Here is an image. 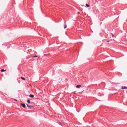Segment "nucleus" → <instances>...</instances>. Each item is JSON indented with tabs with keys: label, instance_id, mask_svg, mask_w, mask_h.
Returning a JSON list of instances; mask_svg holds the SVG:
<instances>
[{
	"label": "nucleus",
	"instance_id": "20e7f679",
	"mask_svg": "<svg viewBox=\"0 0 127 127\" xmlns=\"http://www.w3.org/2000/svg\"><path fill=\"white\" fill-rule=\"evenodd\" d=\"M81 87V85H78L76 86V87L77 88H79Z\"/></svg>",
	"mask_w": 127,
	"mask_h": 127
},
{
	"label": "nucleus",
	"instance_id": "7ed1b4c3",
	"mask_svg": "<svg viewBox=\"0 0 127 127\" xmlns=\"http://www.w3.org/2000/svg\"><path fill=\"white\" fill-rule=\"evenodd\" d=\"M29 97H30L33 98L34 97V95L32 94H30L29 95Z\"/></svg>",
	"mask_w": 127,
	"mask_h": 127
},
{
	"label": "nucleus",
	"instance_id": "f8f14e48",
	"mask_svg": "<svg viewBox=\"0 0 127 127\" xmlns=\"http://www.w3.org/2000/svg\"><path fill=\"white\" fill-rule=\"evenodd\" d=\"M109 41H110L108 40H106V41L108 42H109Z\"/></svg>",
	"mask_w": 127,
	"mask_h": 127
},
{
	"label": "nucleus",
	"instance_id": "9d476101",
	"mask_svg": "<svg viewBox=\"0 0 127 127\" xmlns=\"http://www.w3.org/2000/svg\"><path fill=\"white\" fill-rule=\"evenodd\" d=\"M57 123L59 125H61L62 126V124L60 122H58Z\"/></svg>",
	"mask_w": 127,
	"mask_h": 127
},
{
	"label": "nucleus",
	"instance_id": "423d86ee",
	"mask_svg": "<svg viewBox=\"0 0 127 127\" xmlns=\"http://www.w3.org/2000/svg\"><path fill=\"white\" fill-rule=\"evenodd\" d=\"M122 89H127V87L126 86H122Z\"/></svg>",
	"mask_w": 127,
	"mask_h": 127
},
{
	"label": "nucleus",
	"instance_id": "f03ea898",
	"mask_svg": "<svg viewBox=\"0 0 127 127\" xmlns=\"http://www.w3.org/2000/svg\"><path fill=\"white\" fill-rule=\"evenodd\" d=\"M64 28L65 29L66 28L67 26L65 23V21L64 22Z\"/></svg>",
	"mask_w": 127,
	"mask_h": 127
},
{
	"label": "nucleus",
	"instance_id": "ddd939ff",
	"mask_svg": "<svg viewBox=\"0 0 127 127\" xmlns=\"http://www.w3.org/2000/svg\"><path fill=\"white\" fill-rule=\"evenodd\" d=\"M34 57H37V56H34Z\"/></svg>",
	"mask_w": 127,
	"mask_h": 127
},
{
	"label": "nucleus",
	"instance_id": "4468645a",
	"mask_svg": "<svg viewBox=\"0 0 127 127\" xmlns=\"http://www.w3.org/2000/svg\"><path fill=\"white\" fill-rule=\"evenodd\" d=\"M114 36V35L113 34H112V37H113Z\"/></svg>",
	"mask_w": 127,
	"mask_h": 127
},
{
	"label": "nucleus",
	"instance_id": "6e6552de",
	"mask_svg": "<svg viewBox=\"0 0 127 127\" xmlns=\"http://www.w3.org/2000/svg\"><path fill=\"white\" fill-rule=\"evenodd\" d=\"M21 79L23 80H25V79L24 78V77H21Z\"/></svg>",
	"mask_w": 127,
	"mask_h": 127
},
{
	"label": "nucleus",
	"instance_id": "9b49d317",
	"mask_svg": "<svg viewBox=\"0 0 127 127\" xmlns=\"http://www.w3.org/2000/svg\"><path fill=\"white\" fill-rule=\"evenodd\" d=\"M86 6L87 7H89L90 6V5H88L87 4H86Z\"/></svg>",
	"mask_w": 127,
	"mask_h": 127
},
{
	"label": "nucleus",
	"instance_id": "1a4fd4ad",
	"mask_svg": "<svg viewBox=\"0 0 127 127\" xmlns=\"http://www.w3.org/2000/svg\"><path fill=\"white\" fill-rule=\"evenodd\" d=\"M27 102L28 103H30V100H27Z\"/></svg>",
	"mask_w": 127,
	"mask_h": 127
},
{
	"label": "nucleus",
	"instance_id": "0eeeda50",
	"mask_svg": "<svg viewBox=\"0 0 127 127\" xmlns=\"http://www.w3.org/2000/svg\"><path fill=\"white\" fill-rule=\"evenodd\" d=\"M6 70H4L3 69H2L1 70V72H4Z\"/></svg>",
	"mask_w": 127,
	"mask_h": 127
},
{
	"label": "nucleus",
	"instance_id": "f257e3e1",
	"mask_svg": "<svg viewBox=\"0 0 127 127\" xmlns=\"http://www.w3.org/2000/svg\"><path fill=\"white\" fill-rule=\"evenodd\" d=\"M27 107L29 108L30 109H32L33 108V107L32 106H31V105H28V104H27Z\"/></svg>",
	"mask_w": 127,
	"mask_h": 127
},
{
	"label": "nucleus",
	"instance_id": "39448f33",
	"mask_svg": "<svg viewBox=\"0 0 127 127\" xmlns=\"http://www.w3.org/2000/svg\"><path fill=\"white\" fill-rule=\"evenodd\" d=\"M21 105L23 107H25L26 106V105L25 104L21 103Z\"/></svg>",
	"mask_w": 127,
	"mask_h": 127
}]
</instances>
